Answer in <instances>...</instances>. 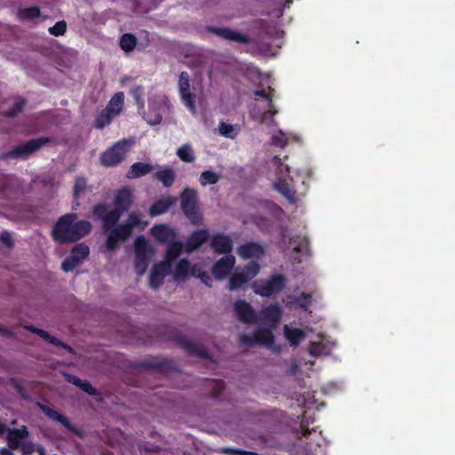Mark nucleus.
I'll return each mask as SVG.
<instances>
[{
  "label": "nucleus",
  "mask_w": 455,
  "mask_h": 455,
  "mask_svg": "<svg viewBox=\"0 0 455 455\" xmlns=\"http://www.w3.org/2000/svg\"><path fill=\"white\" fill-rule=\"evenodd\" d=\"M76 213L60 217L52 229V237L58 243H76L89 235L92 229L88 220H77Z\"/></svg>",
  "instance_id": "obj_1"
},
{
  "label": "nucleus",
  "mask_w": 455,
  "mask_h": 455,
  "mask_svg": "<svg viewBox=\"0 0 455 455\" xmlns=\"http://www.w3.org/2000/svg\"><path fill=\"white\" fill-rule=\"evenodd\" d=\"M133 202L132 191L129 188H122L117 190L115 198V208L108 211L106 203H99L92 208V216L102 221L104 230L117 224L118 220L124 212H127Z\"/></svg>",
  "instance_id": "obj_2"
},
{
  "label": "nucleus",
  "mask_w": 455,
  "mask_h": 455,
  "mask_svg": "<svg viewBox=\"0 0 455 455\" xmlns=\"http://www.w3.org/2000/svg\"><path fill=\"white\" fill-rule=\"evenodd\" d=\"M312 178L309 170H299L289 180L279 178L274 188L291 204H295L299 196H304L308 189V183Z\"/></svg>",
  "instance_id": "obj_3"
},
{
  "label": "nucleus",
  "mask_w": 455,
  "mask_h": 455,
  "mask_svg": "<svg viewBox=\"0 0 455 455\" xmlns=\"http://www.w3.org/2000/svg\"><path fill=\"white\" fill-rule=\"evenodd\" d=\"M180 209L192 225L198 226L203 222V215L199 209L197 191L185 188L180 193Z\"/></svg>",
  "instance_id": "obj_4"
},
{
  "label": "nucleus",
  "mask_w": 455,
  "mask_h": 455,
  "mask_svg": "<svg viewBox=\"0 0 455 455\" xmlns=\"http://www.w3.org/2000/svg\"><path fill=\"white\" fill-rule=\"evenodd\" d=\"M49 137H38L14 147L12 150L0 154V160L26 159L33 153L38 151L43 146L52 142Z\"/></svg>",
  "instance_id": "obj_5"
},
{
  "label": "nucleus",
  "mask_w": 455,
  "mask_h": 455,
  "mask_svg": "<svg viewBox=\"0 0 455 455\" xmlns=\"http://www.w3.org/2000/svg\"><path fill=\"white\" fill-rule=\"evenodd\" d=\"M131 140H121L108 148L100 156V164L105 167H113L122 163L132 145Z\"/></svg>",
  "instance_id": "obj_6"
},
{
  "label": "nucleus",
  "mask_w": 455,
  "mask_h": 455,
  "mask_svg": "<svg viewBox=\"0 0 455 455\" xmlns=\"http://www.w3.org/2000/svg\"><path fill=\"white\" fill-rule=\"evenodd\" d=\"M286 278L277 274L271 275L268 279H259L251 284L255 294L261 297H270L282 291L285 287Z\"/></svg>",
  "instance_id": "obj_7"
},
{
  "label": "nucleus",
  "mask_w": 455,
  "mask_h": 455,
  "mask_svg": "<svg viewBox=\"0 0 455 455\" xmlns=\"http://www.w3.org/2000/svg\"><path fill=\"white\" fill-rule=\"evenodd\" d=\"M274 334L271 330L262 328L255 331L252 335L241 334L239 341L242 345L251 347L255 345L271 346L274 343Z\"/></svg>",
  "instance_id": "obj_8"
},
{
  "label": "nucleus",
  "mask_w": 455,
  "mask_h": 455,
  "mask_svg": "<svg viewBox=\"0 0 455 455\" xmlns=\"http://www.w3.org/2000/svg\"><path fill=\"white\" fill-rule=\"evenodd\" d=\"M133 368L138 371L164 373L173 370L174 363L172 360L154 357L135 362Z\"/></svg>",
  "instance_id": "obj_9"
},
{
  "label": "nucleus",
  "mask_w": 455,
  "mask_h": 455,
  "mask_svg": "<svg viewBox=\"0 0 455 455\" xmlns=\"http://www.w3.org/2000/svg\"><path fill=\"white\" fill-rule=\"evenodd\" d=\"M172 340L178 344L184 351L190 355H196L202 359H209L210 354L208 350L196 343L190 341L185 335L181 333H176L172 336Z\"/></svg>",
  "instance_id": "obj_10"
},
{
  "label": "nucleus",
  "mask_w": 455,
  "mask_h": 455,
  "mask_svg": "<svg viewBox=\"0 0 455 455\" xmlns=\"http://www.w3.org/2000/svg\"><path fill=\"white\" fill-rule=\"evenodd\" d=\"M189 75L188 72L183 71L179 78V91L182 102L191 111L196 110V94L190 92Z\"/></svg>",
  "instance_id": "obj_11"
},
{
  "label": "nucleus",
  "mask_w": 455,
  "mask_h": 455,
  "mask_svg": "<svg viewBox=\"0 0 455 455\" xmlns=\"http://www.w3.org/2000/svg\"><path fill=\"white\" fill-rule=\"evenodd\" d=\"M234 311L237 319L243 323H255L258 322L253 307L244 299H238L235 302Z\"/></svg>",
  "instance_id": "obj_12"
},
{
  "label": "nucleus",
  "mask_w": 455,
  "mask_h": 455,
  "mask_svg": "<svg viewBox=\"0 0 455 455\" xmlns=\"http://www.w3.org/2000/svg\"><path fill=\"white\" fill-rule=\"evenodd\" d=\"M206 30L228 41H233L244 44L250 43V38L246 35H243L237 31L232 30L229 28L209 26L207 27Z\"/></svg>",
  "instance_id": "obj_13"
},
{
  "label": "nucleus",
  "mask_w": 455,
  "mask_h": 455,
  "mask_svg": "<svg viewBox=\"0 0 455 455\" xmlns=\"http://www.w3.org/2000/svg\"><path fill=\"white\" fill-rule=\"evenodd\" d=\"M235 259L233 255H228L218 259L212 267V273L217 280L225 278L234 267Z\"/></svg>",
  "instance_id": "obj_14"
},
{
  "label": "nucleus",
  "mask_w": 455,
  "mask_h": 455,
  "mask_svg": "<svg viewBox=\"0 0 455 455\" xmlns=\"http://www.w3.org/2000/svg\"><path fill=\"white\" fill-rule=\"evenodd\" d=\"M209 237L210 234L207 229L202 228L195 230L186 240L185 251L190 253L197 250L208 241Z\"/></svg>",
  "instance_id": "obj_15"
},
{
  "label": "nucleus",
  "mask_w": 455,
  "mask_h": 455,
  "mask_svg": "<svg viewBox=\"0 0 455 455\" xmlns=\"http://www.w3.org/2000/svg\"><path fill=\"white\" fill-rule=\"evenodd\" d=\"M237 253L243 259H259L264 255L265 250H264L263 246H261L258 243L248 242V243H245L240 245L237 248Z\"/></svg>",
  "instance_id": "obj_16"
},
{
  "label": "nucleus",
  "mask_w": 455,
  "mask_h": 455,
  "mask_svg": "<svg viewBox=\"0 0 455 455\" xmlns=\"http://www.w3.org/2000/svg\"><path fill=\"white\" fill-rule=\"evenodd\" d=\"M211 248L219 254H227L233 250V242L231 238L225 234L219 233L214 235L211 240Z\"/></svg>",
  "instance_id": "obj_17"
},
{
  "label": "nucleus",
  "mask_w": 455,
  "mask_h": 455,
  "mask_svg": "<svg viewBox=\"0 0 455 455\" xmlns=\"http://www.w3.org/2000/svg\"><path fill=\"white\" fill-rule=\"evenodd\" d=\"M275 90L272 87H268V92L265 90H256L253 94L258 97L264 98L267 101V109L262 113L261 123L266 122L267 119H272L277 113L273 101V93Z\"/></svg>",
  "instance_id": "obj_18"
},
{
  "label": "nucleus",
  "mask_w": 455,
  "mask_h": 455,
  "mask_svg": "<svg viewBox=\"0 0 455 455\" xmlns=\"http://www.w3.org/2000/svg\"><path fill=\"white\" fill-rule=\"evenodd\" d=\"M152 236L163 244L169 243L176 237V233L173 228L165 224H157L151 228Z\"/></svg>",
  "instance_id": "obj_19"
},
{
  "label": "nucleus",
  "mask_w": 455,
  "mask_h": 455,
  "mask_svg": "<svg viewBox=\"0 0 455 455\" xmlns=\"http://www.w3.org/2000/svg\"><path fill=\"white\" fill-rule=\"evenodd\" d=\"M177 202L174 196H167L155 201L149 207L148 213L152 217L162 215L167 212Z\"/></svg>",
  "instance_id": "obj_20"
},
{
  "label": "nucleus",
  "mask_w": 455,
  "mask_h": 455,
  "mask_svg": "<svg viewBox=\"0 0 455 455\" xmlns=\"http://www.w3.org/2000/svg\"><path fill=\"white\" fill-rule=\"evenodd\" d=\"M7 443L12 450H17L22 443L21 440L26 439L29 432L27 427L22 426L20 428L7 429Z\"/></svg>",
  "instance_id": "obj_21"
},
{
  "label": "nucleus",
  "mask_w": 455,
  "mask_h": 455,
  "mask_svg": "<svg viewBox=\"0 0 455 455\" xmlns=\"http://www.w3.org/2000/svg\"><path fill=\"white\" fill-rule=\"evenodd\" d=\"M168 269V264L159 263L154 266L149 275V285L152 289L157 290L161 286Z\"/></svg>",
  "instance_id": "obj_22"
},
{
  "label": "nucleus",
  "mask_w": 455,
  "mask_h": 455,
  "mask_svg": "<svg viewBox=\"0 0 455 455\" xmlns=\"http://www.w3.org/2000/svg\"><path fill=\"white\" fill-rule=\"evenodd\" d=\"M39 408L48 418L60 423L68 430L76 433V429L74 427V426L70 423L69 419L66 416L50 408L45 404L39 403Z\"/></svg>",
  "instance_id": "obj_23"
},
{
  "label": "nucleus",
  "mask_w": 455,
  "mask_h": 455,
  "mask_svg": "<svg viewBox=\"0 0 455 455\" xmlns=\"http://www.w3.org/2000/svg\"><path fill=\"white\" fill-rule=\"evenodd\" d=\"M167 249L165 252V261L164 264H168L170 267L171 264L181 254L182 251L185 250V245L180 241H171L167 243Z\"/></svg>",
  "instance_id": "obj_24"
},
{
  "label": "nucleus",
  "mask_w": 455,
  "mask_h": 455,
  "mask_svg": "<svg viewBox=\"0 0 455 455\" xmlns=\"http://www.w3.org/2000/svg\"><path fill=\"white\" fill-rule=\"evenodd\" d=\"M154 170V166L150 164L136 162L134 163L130 170L126 173V178L136 179L151 172Z\"/></svg>",
  "instance_id": "obj_25"
},
{
  "label": "nucleus",
  "mask_w": 455,
  "mask_h": 455,
  "mask_svg": "<svg viewBox=\"0 0 455 455\" xmlns=\"http://www.w3.org/2000/svg\"><path fill=\"white\" fill-rule=\"evenodd\" d=\"M154 178L161 181L164 188H170L175 181L176 173L172 168L166 166L156 172Z\"/></svg>",
  "instance_id": "obj_26"
},
{
  "label": "nucleus",
  "mask_w": 455,
  "mask_h": 455,
  "mask_svg": "<svg viewBox=\"0 0 455 455\" xmlns=\"http://www.w3.org/2000/svg\"><path fill=\"white\" fill-rule=\"evenodd\" d=\"M260 317L267 322L275 324L280 321L281 309L278 305L271 304L261 310Z\"/></svg>",
  "instance_id": "obj_27"
},
{
  "label": "nucleus",
  "mask_w": 455,
  "mask_h": 455,
  "mask_svg": "<svg viewBox=\"0 0 455 455\" xmlns=\"http://www.w3.org/2000/svg\"><path fill=\"white\" fill-rule=\"evenodd\" d=\"M124 103V94L123 92H118L112 96L105 109L116 116L121 113Z\"/></svg>",
  "instance_id": "obj_28"
},
{
  "label": "nucleus",
  "mask_w": 455,
  "mask_h": 455,
  "mask_svg": "<svg viewBox=\"0 0 455 455\" xmlns=\"http://www.w3.org/2000/svg\"><path fill=\"white\" fill-rule=\"evenodd\" d=\"M284 336L290 342L291 346L298 347L299 343L305 339L306 333L301 329L291 328L288 325H285Z\"/></svg>",
  "instance_id": "obj_29"
},
{
  "label": "nucleus",
  "mask_w": 455,
  "mask_h": 455,
  "mask_svg": "<svg viewBox=\"0 0 455 455\" xmlns=\"http://www.w3.org/2000/svg\"><path fill=\"white\" fill-rule=\"evenodd\" d=\"M190 262L188 259H181L176 265L173 279L176 282H183L188 277Z\"/></svg>",
  "instance_id": "obj_30"
},
{
  "label": "nucleus",
  "mask_w": 455,
  "mask_h": 455,
  "mask_svg": "<svg viewBox=\"0 0 455 455\" xmlns=\"http://www.w3.org/2000/svg\"><path fill=\"white\" fill-rule=\"evenodd\" d=\"M315 419L312 417H307L305 413L302 415L299 427L296 430V437L301 439L302 437L307 438L309 435L315 432V428H309V425L313 424Z\"/></svg>",
  "instance_id": "obj_31"
},
{
  "label": "nucleus",
  "mask_w": 455,
  "mask_h": 455,
  "mask_svg": "<svg viewBox=\"0 0 455 455\" xmlns=\"http://www.w3.org/2000/svg\"><path fill=\"white\" fill-rule=\"evenodd\" d=\"M135 256L149 257L151 247L143 235L138 236L134 241Z\"/></svg>",
  "instance_id": "obj_32"
},
{
  "label": "nucleus",
  "mask_w": 455,
  "mask_h": 455,
  "mask_svg": "<svg viewBox=\"0 0 455 455\" xmlns=\"http://www.w3.org/2000/svg\"><path fill=\"white\" fill-rule=\"evenodd\" d=\"M90 249L89 246L84 243H76V245L72 248L69 256L74 259L77 260L79 264L87 258L89 255Z\"/></svg>",
  "instance_id": "obj_33"
},
{
  "label": "nucleus",
  "mask_w": 455,
  "mask_h": 455,
  "mask_svg": "<svg viewBox=\"0 0 455 455\" xmlns=\"http://www.w3.org/2000/svg\"><path fill=\"white\" fill-rule=\"evenodd\" d=\"M250 280L241 272H235L231 275L228 284V290L236 291L246 284Z\"/></svg>",
  "instance_id": "obj_34"
},
{
  "label": "nucleus",
  "mask_w": 455,
  "mask_h": 455,
  "mask_svg": "<svg viewBox=\"0 0 455 455\" xmlns=\"http://www.w3.org/2000/svg\"><path fill=\"white\" fill-rule=\"evenodd\" d=\"M26 330L38 335L40 338L44 339L45 341L49 342L50 344L55 346L60 343V340L57 339L54 336H52L48 331L39 329L37 327H35L33 325H25L24 327Z\"/></svg>",
  "instance_id": "obj_35"
},
{
  "label": "nucleus",
  "mask_w": 455,
  "mask_h": 455,
  "mask_svg": "<svg viewBox=\"0 0 455 455\" xmlns=\"http://www.w3.org/2000/svg\"><path fill=\"white\" fill-rule=\"evenodd\" d=\"M206 387L210 389L211 395L219 398L226 388V384L222 379H208Z\"/></svg>",
  "instance_id": "obj_36"
},
{
  "label": "nucleus",
  "mask_w": 455,
  "mask_h": 455,
  "mask_svg": "<svg viewBox=\"0 0 455 455\" xmlns=\"http://www.w3.org/2000/svg\"><path fill=\"white\" fill-rule=\"evenodd\" d=\"M18 16L20 20H30L41 16V11L37 6L20 8L18 11Z\"/></svg>",
  "instance_id": "obj_37"
},
{
  "label": "nucleus",
  "mask_w": 455,
  "mask_h": 455,
  "mask_svg": "<svg viewBox=\"0 0 455 455\" xmlns=\"http://www.w3.org/2000/svg\"><path fill=\"white\" fill-rule=\"evenodd\" d=\"M137 44V38L134 35L131 33H125L122 35L120 38V47L126 52H132L134 50Z\"/></svg>",
  "instance_id": "obj_38"
},
{
  "label": "nucleus",
  "mask_w": 455,
  "mask_h": 455,
  "mask_svg": "<svg viewBox=\"0 0 455 455\" xmlns=\"http://www.w3.org/2000/svg\"><path fill=\"white\" fill-rule=\"evenodd\" d=\"M116 116L105 108L97 116L94 121V125L98 129H103L108 125Z\"/></svg>",
  "instance_id": "obj_39"
},
{
  "label": "nucleus",
  "mask_w": 455,
  "mask_h": 455,
  "mask_svg": "<svg viewBox=\"0 0 455 455\" xmlns=\"http://www.w3.org/2000/svg\"><path fill=\"white\" fill-rule=\"evenodd\" d=\"M177 156L184 163H193L196 159L191 146L185 144L177 150Z\"/></svg>",
  "instance_id": "obj_40"
},
{
  "label": "nucleus",
  "mask_w": 455,
  "mask_h": 455,
  "mask_svg": "<svg viewBox=\"0 0 455 455\" xmlns=\"http://www.w3.org/2000/svg\"><path fill=\"white\" fill-rule=\"evenodd\" d=\"M220 176L212 171H204L200 175V183L202 186L215 185L219 182Z\"/></svg>",
  "instance_id": "obj_41"
},
{
  "label": "nucleus",
  "mask_w": 455,
  "mask_h": 455,
  "mask_svg": "<svg viewBox=\"0 0 455 455\" xmlns=\"http://www.w3.org/2000/svg\"><path fill=\"white\" fill-rule=\"evenodd\" d=\"M259 264L252 260L243 267L241 273L243 274L249 280H251L259 274Z\"/></svg>",
  "instance_id": "obj_42"
},
{
  "label": "nucleus",
  "mask_w": 455,
  "mask_h": 455,
  "mask_svg": "<svg viewBox=\"0 0 455 455\" xmlns=\"http://www.w3.org/2000/svg\"><path fill=\"white\" fill-rule=\"evenodd\" d=\"M149 257L135 256L134 268L139 276L143 275L148 267Z\"/></svg>",
  "instance_id": "obj_43"
},
{
  "label": "nucleus",
  "mask_w": 455,
  "mask_h": 455,
  "mask_svg": "<svg viewBox=\"0 0 455 455\" xmlns=\"http://www.w3.org/2000/svg\"><path fill=\"white\" fill-rule=\"evenodd\" d=\"M130 94L135 100L136 105L139 108H144V88L141 85H137L130 90Z\"/></svg>",
  "instance_id": "obj_44"
},
{
  "label": "nucleus",
  "mask_w": 455,
  "mask_h": 455,
  "mask_svg": "<svg viewBox=\"0 0 455 455\" xmlns=\"http://www.w3.org/2000/svg\"><path fill=\"white\" fill-rule=\"evenodd\" d=\"M26 100H20L16 101L12 108H10L7 111L4 113V116L9 118L16 116L19 113H20L24 107L26 106Z\"/></svg>",
  "instance_id": "obj_45"
},
{
  "label": "nucleus",
  "mask_w": 455,
  "mask_h": 455,
  "mask_svg": "<svg viewBox=\"0 0 455 455\" xmlns=\"http://www.w3.org/2000/svg\"><path fill=\"white\" fill-rule=\"evenodd\" d=\"M87 187V180L84 177H77L73 188V196L78 199L80 195L85 190Z\"/></svg>",
  "instance_id": "obj_46"
},
{
  "label": "nucleus",
  "mask_w": 455,
  "mask_h": 455,
  "mask_svg": "<svg viewBox=\"0 0 455 455\" xmlns=\"http://www.w3.org/2000/svg\"><path fill=\"white\" fill-rule=\"evenodd\" d=\"M49 33L54 36H63L67 31V23L65 20L57 21L48 29Z\"/></svg>",
  "instance_id": "obj_47"
},
{
  "label": "nucleus",
  "mask_w": 455,
  "mask_h": 455,
  "mask_svg": "<svg viewBox=\"0 0 455 455\" xmlns=\"http://www.w3.org/2000/svg\"><path fill=\"white\" fill-rule=\"evenodd\" d=\"M124 224L132 232V229L134 228H137L142 224L140 215L135 212H132L131 214H129Z\"/></svg>",
  "instance_id": "obj_48"
},
{
  "label": "nucleus",
  "mask_w": 455,
  "mask_h": 455,
  "mask_svg": "<svg viewBox=\"0 0 455 455\" xmlns=\"http://www.w3.org/2000/svg\"><path fill=\"white\" fill-rule=\"evenodd\" d=\"M219 130L220 134L227 138L234 139L236 136L234 126L225 122H220Z\"/></svg>",
  "instance_id": "obj_49"
},
{
  "label": "nucleus",
  "mask_w": 455,
  "mask_h": 455,
  "mask_svg": "<svg viewBox=\"0 0 455 455\" xmlns=\"http://www.w3.org/2000/svg\"><path fill=\"white\" fill-rule=\"evenodd\" d=\"M324 353V346L322 342H310L309 354L313 356H319Z\"/></svg>",
  "instance_id": "obj_50"
},
{
  "label": "nucleus",
  "mask_w": 455,
  "mask_h": 455,
  "mask_svg": "<svg viewBox=\"0 0 455 455\" xmlns=\"http://www.w3.org/2000/svg\"><path fill=\"white\" fill-rule=\"evenodd\" d=\"M0 243L9 249L13 248L14 246V242L12 237V234L6 230L0 233Z\"/></svg>",
  "instance_id": "obj_51"
},
{
  "label": "nucleus",
  "mask_w": 455,
  "mask_h": 455,
  "mask_svg": "<svg viewBox=\"0 0 455 455\" xmlns=\"http://www.w3.org/2000/svg\"><path fill=\"white\" fill-rule=\"evenodd\" d=\"M79 263L70 256L67 257L61 263V268L65 272L72 271Z\"/></svg>",
  "instance_id": "obj_52"
},
{
  "label": "nucleus",
  "mask_w": 455,
  "mask_h": 455,
  "mask_svg": "<svg viewBox=\"0 0 455 455\" xmlns=\"http://www.w3.org/2000/svg\"><path fill=\"white\" fill-rule=\"evenodd\" d=\"M114 228L120 234V235L124 239L127 240L131 235L132 231L127 228V226L124 223L115 225Z\"/></svg>",
  "instance_id": "obj_53"
},
{
  "label": "nucleus",
  "mask_w": 455,
  "mask_h": 455,
  "mask_svg": "<svg viewBox=\"0 0 455 455\" xmlns=\"http://www.w3.org/2000/svg\"><path fill=\"white\" fill-rule=\"evenodd\" d=\"M79 388H81L84 393L90 395L94 396L99 395L97 389L94 387H92L88 380H84Z\"/></svg>",
  "instance_id": "obj_54"
},
{
  "label": "nucleus",
  "mask_w": 455,
  "mask_h": 455,
  "mask_svg": "<svg viewBox=\"0 0 455 455\" xmlns=\"http://www.w3.org/2000/svg\"><path fill=\"white\" fill-rule=\"evenodd\" d=\"M22 455H32L35 451V445L30 442H22L20 445Z\"/></svg>",
  "instance_id": "obj_55"
},
{
  "label": "nucleus",
  "mask_w": 455,
  "mask_h": 455,
  "mask_svg": "<svg viewBox=\"0 0 455 455\" xmlns=\"http://www.w3.org/2000/svg\"><path fill=\"white\" fill-rule=\"evenodd\" d=\"M118 243H119V241H117L116 239H115L112 235H110L108 234L107 236V240H106L107 250L109 251H113L116 250L118 247Z\"/></svg>",
  "instance_id": "obj_56"
},
{
  "label": "nucleus",
  "mask_w": 455,
  "mask_h": 455,
  "mask_svg": "<svg viewBox=\"0 0 455 455\" xmlns=\"http://www.w3.org/2000/svg\"><path fill=\"white\" fill-rule=\"evenodd\" d=\"M144 119L148 122V124H149L150 125H156V124H159L163 118H162V115L159 114V113H155L154 116L152 117L149 116V115H145L144 116Z\"/></svg>",
  "instance_id": "obj_57"
},
{
  "label": "nucleus",
  "mask_w": 455,
  "mask_h": 455,
  "mask_svg": "<svg viewBox=\"0 0 455 455\" xmlns=\"http://www.w3.org/2000/svg\"><path fill=\"white\" fill-rule=\"evenodd\" d=\"M225 453L230 455H258L256 452L247 451L241 449H225Z\"/></svg>",
  "instance_id": "obj_58"
},
{
  "label": "nucleus",
  "mask_w": 455,
  "mask_h": 455,
  "mask_svg": "<svg viewBox=\"0 0 455 455\" xmlns=\"http://www.w3.org/2000/svg\"><path fill=\"white\" fill-rule=\"evenodd\" d=\"M200 280L207 286L212 287V277L209 275L208 273L203 271L197 275Z\"/></svg>",
  "instance_id": "obj_59"
},
{
  "label": "nucleus",
  "mask_w": 455,
  "mask_h": 455,
  "mask_svg": "<svg viewBox=\"0 0 455 455\" xmlns=\"http://www.w3.org/2000/svg\"><path fill=\"white\" fill-rule=\"evenodd\" d=\"M272 144L276 147L284 148L287 144V141L281 136L275 135L272 137Z\"/></svg>",
  "instance_id": "obj_60"
},
{
  "label": "nucleus",
  "mask_w": 455,
  "mask_h": 455,
  "mask_svg": "<svg viewBox=\"0 0 455 455\" xmlns=\"http://www.w3.org/2000/svg\"><path fill=\"white\" fill-rule=\"evenodd\" d=\"M67 380L73 384L74 386L76 387H80L81 384L83 383V379H81L79 377L76 376V375H72V374H68L67 376Z\"/></svg>",
  "instance_id": "obj_61"
},
{
  "label": "nucleus",
  "mask_w": 455,
  "mask_h": 455,
  "mask_svg": "<svg viewBox=\"0 0 455 455\" xmlns=\"http://www.w3.org/2000/svg\"><path fill=\"white\" fill-rule=\"evenodd\" d=\"M14 388L16 390V392L24 399V400H28L29 399V396L26 391V389L20 384L16 383L14 385Z\"/></svg>",
  "instance_id": "obj_62"
},
{
  "label": "nucleus",
  "mask_w": 455,
  "mask_h": 455,
  "mask_svg": "<svg viewBox=\"0 0 455 455\" xmlns=\"http://www.w3.org/2000/svg\"><path fill=\"white\" fill-rule=\"evenodd\" d=\"M307 245H308V241H307V239L306 237H302V238H301V241H300V243H299V245H296V246L294 247V251H295L296 252H300V251H303V249H304V248H307Z\"/></svg>",
  "instance_id": "obj_63"
},
{
  "label": "nucleus",
  "mask_w": 455,
  "mask_h": 455,
  "mask_svg": "<svg viewBox=\"0 0 455 455\" xmlns=\"http://www.w3.org/2000/svg\"><path fill=\"white\" fill-rule=\"evenodd\" d=\"M311 296L309 294L302 293L299 298V303L302 307H306L310 302Z\"/></svg>",
  "instance_id": "obj_64"
}]
</instances>
